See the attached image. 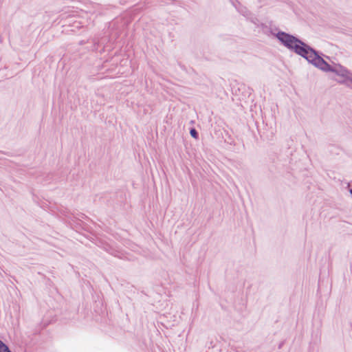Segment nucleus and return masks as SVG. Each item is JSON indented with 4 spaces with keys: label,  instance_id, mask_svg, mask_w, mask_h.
I'll list each match as a JSON object with an SVG mask.
<instances>
[{
    "label": "nucleus",
    "instance_id": "f257e3e1",
    "mask_svg": "<svg viewBox=\"0 0 352 352\" xmlns=\"http://www.w3.org/2000/svg\"><path fill=\"white\" fill-rule=\"evenodd\" d=\"M276 31L275 38L279 43L290 52L305 58L309 64L312 63V58H315L319 50L309 45L298 35L292 34L275 27Z\"/></svg>",
    "mask_w": 352,
    "mask_h": 352
},
{
    "label": "nucleus",
    "instance_id": "f03ea898",
    "mask_svg": "<svg viewBox=\"0 0 352 352\" xmlns=\"http://www.w3.org/2000/svg\"><path fill=\"white\" fill-rule=\"evenodd\" d=\"M324 56L329 58V56H325L322 52L318 51L315 58L311 59V65L322 72H331L338 76L342 77V79L336 80L338 83L350 88L352 85V72L346 67L339 63H333V65H330L323 58Z\"/></svg>",
    "mask_w": 352,
    "mask_h": 352
},
{
    "label": "nucleus",
    "instance_id": "7ed1b4c3",
    "mask_svg": "<svg viewBox=\"0 0 352 352\" xmlns=\"http://www.w3.org/2000/svg\"><path fill=\"white\" fill-rule=\"evenodd\" d=\"M129 21L123 18H116L109 23L111 36L116 39L127 28Z\"/></svg>",
    "mask_w": 352,
    "mask_h": 352
},
{
    "label": "nucleus",
    "instance_id": "20e7f679",
    "mask_svg": "<svg viewBox=\"0 0 352 352\" xmlns=\"http://www.w3.org/2000/svg\"><path fill=\"white\" fill-rule=\"evenodd\" d=\"M293 146L294 140L292 138H287L282 144L280 152L283 153L284 155L288 158L289 156L292 155L293 152L294 151Z\"/></svg>",
    "mask_w": 352,
    "mask_h": 352
},
{
    "label": "nucleus",
    "instance_id": "39448f33",
    "mask_svg": "<svg viewBox=\"0 0 352 352\" xmlns=\"http://www.w3.org/2000/svg\"><path fill=\"white\" fill-rule=\"evenodd\" d=\"M72 217H69L70 220L69 221V223L70 226L76 229V230L82 229V224L84 223L81 219H80L79 217L75 216V214L72 213Z\"/></svg>",
    "mask_w": 352,
    "mask_h": 352
},
{
    "label": "nucleus",
    "instance_id": "423d86ee",
    "mask_svg": "<svg viewBox=\"0 0 352 352\" xmlns=\"http://www.w3.org/2000/svg\"><path fill=\"white\" fill-rule=\"evenodd\" d=\"M285 172V164L274 162V176L277 177L279 175L283 174Z\"/></svg>",
    "mask_w": 352,
    "mask_h": 352
},
{
    "label": "nucleus",
    "instance_id": "0eeeda50",
    "mask_svg": "<svg viewBox=\"0 0 352 352\" xmlns=\"http://www.w3.org/2000/svg\"><path fill=\"white\" fill-rule=\"evenodd\" d=\"M221 135L222 136V138L223 139L224 142L229 144H233L234 140L229 132L226 130H223L221 131Z\"/></svg>",
    "mask_w": 352,
    "mask_h": 352
},
{
    "label": "nucleus",
    "instance_id": "6e6552de",
    "mask_svg": "<svg viewBox=\"0 0 352 352\" xmlns=\"http://www.w3.org/2000/svg\"><path fill=\"white\" fill-rule=\"evenodd\" d=\"M0 352H12L9 346L0 339Z\"/></svg>",
    "mask_w": 352,
    "mask_h": 352
},
{
    "label": "nucleus",
    "instance_id": "1a4fd4ad",
    "mask_svg": "<svg viewBox=\"0 0 352 352\" xmlns=\"http://www.w3.org/2000/svg\"><path fill=\"white\" fill-rule=\"evenodd\" d=\"M189 133H190V136L195 139V140H198L199 136V132L197 131V130L195 128V127H190V129H189Z\"/></svg>",
    "mask_w": 352,
    "mask_h": 352
},
{
    "label": "nucleus",
    "instance_id": "9d476101",
    "mask_svg": "<svg viewBox=\"0 0 352 352\" xmlns=\"http://www.w3.org/2000/svg\"><path fill=\"white\" fill-rule=\"evenodd\" d=\"M276 32H274L273 29L270 27L268 28V29L265 30L264 34H267V36H272L275 38V34Z\"/></svg>",
    "mask_w": 352,
    "mask_h": 352
},
{
    "label": "nucleus",
    "instance_id": "9b49d317",
    "mask_svg": "<svg viewBox=\"0 0 352 352\" xmlns=\"http://www.w3.org/2000/svg\"><path fill=\"white\" fill-rule=\"evenodd\" d=\"M251 21H252L254 24L256 25L258 27L259 26V25H260V23H260V21H259V20H258V18H256V16H252V17L251 18Z\"/></svg>",
    "mask_w": 352,
    "mask_h": 352
},
{
    "label": "nucleus",
    "instance_id": "f8f14e48",
    "mask_svg": "<svg viewBox=\"0 0 352 352\" xmlns=\"http://www.w3.org/2000/svg\"><path fill=\"white\" fill-rule=\"evenodd\" d=\"M258 27L261 28L263 32H265V30L268 29V28H269L268 25H267L266 24H265L263 23H261Z\"/></svg>",
    "mask_w": 352,
    "mask_h": 352
},
{
    "label": "nucleus",
    "instance_id": "ddd939ff",
    "mask_svg": "<svg viewBox=\"0 0 352 352\" xmlns=\"http://www.w3.org/2000/svg\"><path fill=\"white\" fill-rule=\"evenodd\" d=\"M75 216L79 217L80 219L87 218V216L83 213H77L75 214Z\"/></svg>",
    "mask_w": 352,
    "mask_h": 352
},
{
    "label": "nucleus",
    "instance_id": "4468645a",
    "mask_svg": "<svg viewBox=\"0 0 352 352\" xmlns=\"http://www.w3.org/2000/svg\"><path fill=\"white\" fill-rule=\"evenodd\" d=\"M41 333L40 329L38 328H36L33 331V335H38Z\"/></svg>",
    "mask_w": 352,
    "mask_h": 352
},
{
    "label": "nucleus",
    "instance_id": "2eb2a0df",
    "mask_svg": "<svg viewBox=\"0 0 352 352\" xmlns=\"http://www.w3.org/2000/svg\"><path fill=\"white\" fill-rule=\"evenodd\" d=\"M247 13H249V14H251V13L246 10H245V12H242L243 15H244V16H248Z\"/></svg>",
    "mask_w": 352,
    "mask_h": 352
},
{
    "label": "nucleus",
    "instance_id": "dca6fc26",
    "mask_svg": "<svg viewBox=\"0 0 352 352\" xmlns=\"http://www.w3.org/2000/svg\"><path fill=\"white\" fill-rule=\"evenodd\" d=\"M349 192L351 194V195L352 196V187L349 188Z\"/></svg>",
    "mask_w": 352,
    "mask_h": 352
},
{
    "label": "nucleus",
    "instance_id": "f3484780",
    "mask_svg": "<svg viewBox=\"0 0 352 352\" xmlns=\"http://www.w3.org/2000/svg\"><path fill=\"white\" fill-rule=\"evenodd\" d=\"M283 345V342H280L278 345V349H281Z\"/></svg>",
    "mask_w": 352,
    "mask_h": 352
},
{
    "label": "nucleus",
    "instance_id": "a211bd4d",
    "mask_svg": "<svg viewBox=\"0 0 352 352\" xmlns=\"http://www.w3.org/2000/svg\"><path fill=\"white\" fill-rule=\"evenodd\" d=\"M234 1H235V2H236V3H238L239 5H240V4H241V3H240V2H239L238 0H234Z\"/></svg>",
    "mask_w": 352,
    "mask_h": 352
},
{
    "label": "nucleus",
    "instance_id": "6ab92c4d",
    "mask_svg": "<svg viewBox=\"0 0 352 352\" xmlns=\"http://www.w3.org/2000/svg\"><path fill=\"white\" fill-rule=\"evenodd\" d=\"M232 4H233V6H234V7H236V4H235V1H233V2H232Z\"/></svg>",
    "mask_w": 352,
    "mask_h": 352
},
{
    "label": "nucleus",
    "instance_id": "aec40b11",
    "mask_svg": "<svg viewBox=\"0 0 352 352\" xmlns=\"http://www.w3.org/2000/svg\"><path fill=\"white\" fill-rule=\"evenodd\" d=\"M46 326H47V324H45L43 326V328H45V327H46Z\"/></svg>",
    "mask_w": 352,
    "mask_h": 352
},
{
    "label": "nucleus",
    "instance_id": "412c9836",
    "mask_svg": "<svg viewBox=\"0 0 352 352\" xmlns=\"http://www.w3.org/2000/svg\"><path fill=\"white\" fill-rule=\"evenodd\" d=\"M194 122H195V121H194V120H191V121H190V124H193Z\"/></svg>",
    "mask_w": 352,
    "mask_h": 352
},
{
    "label": "nucleus",
    "instance_id": "4be33fe9",
    "mask_svg": "<svg viewBox=\"0 0 352 352\" xmlns=\"http://www.w3.org/2000/svg\"><path fill=\"white\" fill-rule=\"evenodd\" d=\"M350 88L352 89V85H351V87Z\"/></svg>",
    "mask_w": 352,
    "mask_h": 352
}]
</instances>
